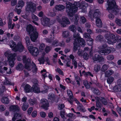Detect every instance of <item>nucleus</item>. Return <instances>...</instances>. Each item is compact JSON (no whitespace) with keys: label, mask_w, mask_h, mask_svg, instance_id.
<instances>
[{"label":"nucleus","mask_w":121,"mask_h":121,"mask_svg":"<svg viewBox=\"0 0 121 121\" xmlns=\"http://www.w3.org/2000/svg\"><path fill=\"white\" fill-rule=\"evenodd\" d=\"M72 64L74 66V68L76 69L77 66V64L78 63L77 61L75 60H72Z\"/></svg>","instance_id":"nucleus-53"},{"label":"nucleus","mask_w":121,"mask_h":121,"mask_svg":"<svg viewBox=\"0 0 121 121\" xmlns=\"http://www.w3.org/2000/svg\"><path fill=\"white\" fill-rule=\"evenodd\" d=\"M77 52V54L79 56H83L84 51L81 49H78Z\"/></svg>","instance_id":"nucleus-50"},{"label":"nucleus","mask_w":121,"mask_h":121,"mask_svg":"<svg viewBox=\"0 0 121 121\" xmlns=\"http://www.w3.org/2000/svg\"><path fill=\"white\" fill-rule=\"evenodd\" d=\"M69 32L68 30L63 31L62 35L64 38H67L69 36Z\"/></svg>","instance_id":"nucleus-27"},{"label":"nucleus","mask_w":121,"mask_h":121,"mask_svg":"<svg viewBox=\"0 0 121 121\" xmlns=\"http://www.w3.org/2000/svg\"><path fill=\"white\" fill-rule=\"evenodd\" d=\"M110 33H107L106 34L105 36V39L107 40L108 41L109 40H110Z\"/></svg>","instance_id":"nucleus-59"},{"label":"nucleus","mask_w":121,"mask_h":121,"mask_svg":"<svg viewBox=\"0 0 121 121\" xmlns=\"http://www.w3.org/2000/svg\"><path fill=\"white\" fill-rule=\"evenodd\" d=\"M24 66L22 64L20 63L18 65L16 68V69L20 70H22L24 68Z\"/></svg>","instance_id":"nucleus-34"},{"label":"nucleus","mask_w":121,"mask_h":121,"mask_svg":"<svg viewBox=\"0 0 121 121\" xmlns=\"http://www.w3.org/2000/svg\"><path fill=\"white\" fill-rule=\"evenodd\" d=\"M2 102L4 104H6L9 103V100L8 98L6 97H3L1 100Z\"/></svg>","instance_id":"nucleus-33"},{"label":"nucleus","mask_w":121,"mask_h":121,"mask_svg":"<svg viewBox=\"0 0 121 121\" xmlns=\"http://www.w3.org/2000/svg\"><path fill=\"white\" fill-rule=\"evenodd\" d=\"M62 21L65 23L67 25L70 23V22L68 18L65 17H62Z\"/></svg>","instance_id":"nucleus-29"},{"label":"nucleus","mask_w":121,"mask_h":121,"mask_svg":"<svg viewBox=\"0 0 121 121\" xmlns=\"http://www.w3.org/2000/svg\"><path fill=\"white\" fill-rule=\"evenodd\" d=\"M107 47V45L106 44L101 45L98 47L99 50L98 51V52L102 55H106L108 54L111 52V50L110 49H104L106 48Z\"/></svg>","instance_id":"nucleus-6"},{"label":"nucleus","mask_w":121,"mask_h":121,"mask_svg":"<svg viewBox=\"0 0 121 121\" xmlns=\"http://www.w3.org/2000/svg\"><path fill=\"white\" fill-rule=\"evenodd\" d=\"M20 118H21V115L17 113H16L12 118V120L13 121H15L17 119V121H26L25 119Z\"/></svg>","instance_id":"nucleus-16"},{"label":"nucleus","mask_w":121,"mask_h":121,"mask_svg":"<svg viewBox=\"0 0 121 121\" xmlns=\"http://www.w3.org/2000/svg\"><path fill=\"white\" fill-rule=\"evenodd\" d=\"M28 107V105L26 103H24L22 107V109L23 111H25L27 110Z\"/></svg>","instance_id":"nucleus-40"},{"label":"nucleus","mask_w":121,"mask_h":121,"mask_svg":"<svg viewBox=\"0 0 121 121\" xmlns=\"http://www.w3.org/2000/svg\"><path fill=\"white\" fill-rule=\"evenodd\" d=\"M15 57H13L12 58L10 57L8 59V61H9V65L11 67H13L14 65V61L15 60Z\"/></svg>","instance_id":"nucleus-20"},{"label":"nucleus","mask_w":121,"mask_h":121,"mask_svg":"<svg viewBox=\"0 0 121 121\" xmlns=\"http://www.w3.org/2000/svg\"><path fill=\"white\" fill-rule=\"evenodd\" d=\"M29 103L31 105H33L36 103V101L35 99H30L29 100Z\"/></svg>","instance_id":"nucleus-41"},{"label":"nucleus","mask_w":121,"mask_h":121,"mask_svg":"<svg viewBox=\"0 0 121 121\" xmlns=\"http://www.w3.org/2000/svg\"><path fill=\"white\" fill-rule=\"evenodd\" d=\"M17 3V0H12L11 1V5L12 6H15Z\"/></svg>","instance_id":"nucleus-60"},{"label":"nucleus","mask_w":121,"mask_h":121,"mask_svg":"<svg viewBox=\"0 0 121 121\" xmlns=\"http://www.w3.org/2000/svg\"><path fill=\"white\" fill-rule=\"evenodd\" d=\"M4 65V63L2 61H0V72L1 73H4V71L2 69V66Z\"/></svg>","instance_id":"nucleus-42"},{"label":"nucleus","mask_w":121,"mask_h":121,"mask_svg":"<svg viewBox=\"0 0 121 121\" xmlns=\"http://www.w3.org/2000/svg\"><path fill=\"white\" fill-rule=\"evenodd\" d=\"M78 42H74L73 43V50L74 52H76L78 50Z\"/></svg>","instance_id":"nucleus-28"},{"label":"nucleus","mask_w":121,"mask_h":121,"mask_svg":"<svg viewBox=\"0 0 121 121\" xmlns=\"http://www.w3.org/2000/svg\"><path fill=\"white\" fill-rule=\"evenodd\" d=\"M31 40L33 42H35L38 37V34L37 31L34 33L29 34Z\"/></svg>","instance_id":"nucleus-18"},{"label":"nucleus","mask_w":121,"mask_h":121,"mask_svg":"<svg viewBox=\"0 0 121 121\" xmlns=\"http://www.w3.org/2000/svg\"><path fill=\"white\" fill-rule=\"evenodd\" d=\"M65 107V105L64 104H60L58 105V108L60 110H61Z\"/></svg>","instance_id":"nucleus-56"},{"label":"nucleus","mask_w":121,"mask_h":121,"mask_svg":"<svg viewBox=\"0 0 121 121\" xmlns=\"http://www.w3.org/2000/svg\"><path fill=\"white\" fill-rule=\"evenodd\" d=\"M38 60L39 61L40 64H43L44 63V60L43 57H42L40 58H39L38 59Z\"/></svg>","instance_id":"nucleus-61"},{"label":"nucleus","mask_w":121,"mask_h":121,"mask_svg":"<svg viewBox=\"0 0 121 121\" xmlns=\"http://www.w3.org/2000/svg\"><path fill=\"white\" fill-rule=\"evenodd\" d=\"M78 67L80 69H81V70L83 69L84 70L85 69L84 66L82 64L81 62H79L78 63Z\"/></svg>","instance_id":"nucleus-57"},{"label":"nucleus","mask_w":121,"mask_h":121,"mask_svg":"<svg viewBox=\"0 0 121 121\" xmlns=\"http://www.w3.org/2000/svg\"><path fill=\"white\" fill-rule=\"evenodd\" d=\"M114 80V78L113 77H109L107 79V83L109 84H111Z\"/></svg>","instance_id":"nucleus-26"},{"label":"nucleus","mask_w":121,"mask_h":121,"mask_svg":"<svg viewBox=\"0 0 121 121\" xmlns=\"http://www.w3.org/2000/svg\"><path fill=\"white\" fill-rule=\"evenodd\" d=\"M101 13L100 11L98 9L94 11L93 13H92V10H90L89 12V16L91 18L92 20H94V18H99Z\"/></svg>","instance_id":"nucleus-8"},{"label":"nucleus","mask_w":121,"mask_h":121,"mask_svg":"<svg viewBox=\"0 0 121 121\" xmlns=\"http://www.w3.org/2000/svg\"><path fill=\"white\" fill-rule=\"evenodd\" d=\"M41 23L44 26H47L49 24L50 21L49 18L47 17L44 16L41 19Z\"/></svg>","instance_id":"nucleus-13"},{"label":"nucleus","mask_w":121,"mask_h":121,"mask_svg":"<svg viewBox=\"0 0 121 121\" xmlns=\"http://www.w3.org/2000/svg\"><path fill=\"white\" fill-rule=\"evenodd\" d=\"M4 85L9 84L14 85V83H12L10 81H8L7 79H6L5 81L4 82Z\"/></svg>","instance_id":"nucleus-45"},{"label":"nucleus","mask_w":121,"mask_h":121,"mask_svg":"<svg viewBox=\"0 0 121 121\" xmlns=\"http://www.w3.org/2000/svg\"><path fill=\"white\" fill-rule=\"evenodd\" d=\"M31 18L34 21H37L38 20V17L33 13H32L31 14Z\"/></svg>","instance_id":"nucleus-44"},{"label":"nucleus","mask_w":121,"mask_h":121,"mask_svg":"<svg viewBox=\"0 0 121 121\" xmlns=\"http://www.w3.org/2000/svg\"><path fill=\"white\" fill-rule=\"evenodd\" d=\"M40 115L42 118H45L46 116V114L45 112H41L40 113Z\"/></svg>","instance_id":"nucleus-62"},{"label":"nucleus","mask_w":121,"mask_h":121,"mask_svg":"<svg viewBox=\"0 0 121 121\" xmlns=\"http://www.w3.org/2000/svg\"><path fill=\"white\" fill-rule=\"evenodd\" d=\"M91 89L94 94L98 95H100V92L98 89L93 88H91Z\"/></svg>","instance_id":"nucleus-30"},{"label":"nucleus","mask_w":121,"mask_h":121,"mask_svg":"<svg viewBox=\"0 0 121 121\" xmlns=\"http://www.w3.org/2000/svg\"><path fill=\"white\" fill-rule=\"evenodd\" d=\"M80 20L81 23L82 24H84L86 21V19L83 16L81 17L80 18Z\"/></svg>","instance_id":"nucleus-52"},{"label":"nucleus","mask_w":121,"mask_h":121,"mask_svg":"<svg viewBox=\"0 0 121 121\" xmlns=\"http://www.w3.org/2000/svg\"><path fill=\"white\" fill-rule=\"evenodd\" d=\"M30 86L28 84H26L24 88V90L26 92H29L30 90Z\"/></svg>","instance_id":"nucleus-36"},{"label":"nucleus","mask_w":121,"mask_h":121,"mask_svg":"<svg viewBox=\"0 0 121 121\" xmlns=\"http://www.w3.org/2000/svg\"><path fill=\"white\" fill-rule=\"evenodd\" d=\"M26 30L29 34L34 33L36 31L35 29L30 24H29L27 26Z\"/></svg>","instance_id":"nucleus-14"},{"label":"nucleus","mask_w":121,"mask_h":121,"mask_svg":"<svg viewBox=\"0 0 121 121\" xmlns=\"http://www.w3.org/2000/svg\"><path fill=\"white\" fill-rule=\"evenodd\" d=\"M69 30L74 32H75L76 30L75 26L73 25L70 26L69 27Z\"/></svg>","instance_id":"nucleus-35"},{"label":"nucleus","mask_w":121,"mask_h":121,"mask_svg":"<svg viewBox=\"0 0 121 121\" xmlns=\"http://www.w3.org/2000/svg\"><path fill=\"white\" fill-rule=\"evenodd\" d=\"M65 112L64 111H61L60 112V115L61 117L64 119H66V118L65 116Z\"/></svg>","instance_id":"nucleus-51"},{"label":"nucleus","mask_w":121,"mask_h":121,"mask_svg":"<svg viewBox=\"0 0 121 121\" xmlns=\"http://www.w3.org/2000/svg\"><path fill=\"white\" fill-rule=\"evenodd\" d=\"M56 71L58 72L59 74L62 75H64V73L59 68H57L56 69Z\"/></svg>","instance_id":"nucleus-55"},{"label":"nucleus","mask_w":121,"mask_h":121,"mask_svg":"<svg viewBox=\"0 0 121 121\" xmlns=\"http://www.w3.org/2000/svg\"><path fill=\"white\" fill-rule=\"evenodd\" d=\"M9 45L11 48H13V51L15 52L19 51L21 52L24 49L23 46L21 42L18 43L17 45H16L15 43L12 40L10 41Z\"/></svg>","instance_id":"nucleus-4"},{"label":"nucleus","mask_w":121,"mask_h":121,"mask_svg":"<svg viewBox=\"0 0 121 121\" xmlns=\"http://www.w3.org/2000/svg\"><path fill=\"white\" fill-rule=\"evenodd\" d=\"M93 59L94 61H98L99 62L104 61V59L101 56L96 54L93 57Z\"/></svg>","instance_id":"nucleus-17"},{"label":"nucleus","mask_w":121,"mask_h":121,"mask_svg":"<svg viewBox=\"0 0 121 121\" xmlns=\"http://www.w3.org/2000/svg\"><path fill=\"white\" fill-rule=\"evenodd\" d=\"M35 82H34V84L32 88L33 92L35 93H39L40 92L39 87L38 84V81L36 79L35 80Z\"/></svg>","instance_id":"nucleus-11"},{"label":"nucleus","mask_w":121,"mask_h":121,"mask_svg":"<svg viewBox=\"0 0 121 121\" xmlns=\"http://www.w3.org/2000/svg\"><path fill=\"white\" fill-rule=\"evenodd\" d=\"M104 38L103 36L101 35H98L96 38L97 40L101 41L103 40Z\"/></svg>","instance_id":"nucleus-54"},{"label":"nucleus","mask_w":121,"mask_h":121,"mask_svg":"<svg viewBox=\"0 0 121 121\" xmlns=\"http://www.w3.org/2000/svg\"><path fill=\"white\" fill-rule=\"evenodd\" d=\"M108 66L104 64L102 66L101 70L103 72H104L107 70L108 68Z\"/></svg>","instance_id":"nucleus-38"},{"label":"nucleus","mask_w":121,"mask_h":121,"mask_svg":"<svg viewBox=\"0 0 121 121\" xmlns=\"http://www.w3.org/2000/svg\"><path fill=\"white\" fill-rule=\"evenodd\" d=\"M118 36L115 37L114 35L110 34V40L107 41L108 43L110 44L114 43L116 42L117 39H118Z\"/></svg>","instance_id":"nucleus-12"},{"label":"nucleus","mask_w":121,"mask_h":121,"mask_svg":"<svg viewBox=\"0 0 121 121\" xmlns=\"http://www.w3.org/2000/svg\"><path fill=\"white\" fill-rule=\"evenodd\" d=\"M96 25L98 27H101L102 26V22L99 18H97L96 21Z\"/></svg>","instance_id":"nucleus-25"},{"label":"nucleus","mask_w":121,"mask_h":121,"mask_svg":"<svg viewBox=\"0 0 121 121\" xmlns=\"http://www.w3.org/2000/svg\"><path fill=\"white\" fill-rule=\"evenodd\" d=\"M66 12L67 13L70 19L72 20L74 13H76L78 10L77 6L75 5V3L72 5L71 3L69 2H66Z\"/></svg>","instance_id":"nucleus-1"},{"label":"nucleus","mask_w":121,"mask_h":121,"mask_svg":"<svg viewBox=\"0 0 121 121\" xmlns=\"http://www.w3.org/2000/svg\"><path fill=\"white\" fill-rule=\"evenodd\" d=\"M39 105L43 108L47 109L49 106V103L48 101L46 99H42L40 101L39 104Z\"/></svg>","instance_id":"nucleus-10"},{"label":"nucleus","mask_w":121,"mask_h":121,"mask_svg":"<svg viewBox=\"0 0 121 121\" xmlns=\"http://www.w3.org/2000/svg\"><path fill=\"white\" fill-rule=\"evenodd\" d=\"M107 4L108 5L107 9L109 12L112 13L115 15L118 13V9L114 0H108Z\"/></svg>","instance_id":"nucleus-3"},{"label":"nucleus","mask_w":121,"mask_h":121,"mask_svg":"<svg viewBox=\"0 0 121 121\" xmlns=\"http://www.w3.org/2000/svg\"><path fill=\"white\" fill-rule=\"evenodd\" d=\"M107 58L108 60H111L114 59V56L112 55H109L107 56Z\"/></svg>","instance_id":"nucleus-48"},{"label":"nucleus","mask_w":121,"mask_h":121,"mask_svg":"<svg viewBox=\"0 0 121 121\" xmlns=\"http://www.w3.org/2000/svg\"><path fill=\"white\" fill-rule=\"evenodd\" d=\"M52 47L50 46H47L44 49L45 52L47 53L49 52L51 50Z\"/></svg>","instance_id":"nucleus-46"},{"label":"nucleus","mask_w":121,"mask_h":121,"mask_svg":"<svg viewBox=\"0 0 121 121\" xmlns=\"http://www.w3.org/2000/svg\"><path fill=\"white\" fill-rule=\"evenodd\" d=\"M26 42L27 46H29L30 45V39L29 37L28 36L26 37Z\"/></svg>","instance_id":"nucleus-47"},{"label":"nucleus","mask_w":121,"mask_h":121,"mask_svg":"<svg viewBox=\"0 0 121 121\" xmlns=\"http://www.w3.org/2000/svg\"><path fill=\"white\" fill-rule=\"evenodd\" d=\"M101 67L100 65L96 64L94 67V70L95 71L98 72L100 69Z\"/></svg>","instance_id":"nucleus-31"},{"label":"nucleus","mask_w":121,"mask_h":121,"mask_svg":"<svg viewBox=\"0 0 121 121\" xmlns=\"http://www.w3.org/2000/svg\"><path fill=\"white\" fill-rule=\"evenodd\" d=\"M115 22L117 25L119 26H121V20L117 18L115 20Z\"/></svg>","instance_id":"nucleus-58"},{"label":"nucleus","mask_w":121,"mask_h":121,"mask_svg":"<svg viewBox=\"0 0 121 121\" xmlns=\"http://www.w3.org/2000/svg\"><path fill=\"white\" fill-rule=\"evenodd\" d=\"M28 48L30 53L33 55L36 56L39 54V51L37 48L31 46H28Z\"/></svg>","instance_id":"nucleus-9"},{"label":"nucleus","mask_w":121,"mask_h":121,"mask_svg":"<svg viewBox=\"0 0 121 121\" xmlns=\"http://www.w3.org/2000/svg\"><path fill=\"white\" fill-rule=\"evenodd\" d=\"M18 5L17 6L18 7H21V9L23 7L24 5L25 4V3L23 0H20L18 2Z\"/></svg>","instance_id":"nucleus-39"},{"label":"nucleus","mask_w":121,"mask_h":121,"mask_svg":"<svg viewBox=\"0 0 121 121\" xmlns=\"http://www.w3.org/2000/svg\"><path fill=\"white\" fill-rule=\"evenodd\" d=\"M83 36L85 38H89L91 37L90 35L86 33H84Z\"/></svg>","instance_id":"nucleus-63"},{"label":"nucleus","mask_w":121,"mask_h":121,"mask_svg":"<svg viewBox=\"0 0 121 121\" xmlns=\"http://www.w3.org/2000/svg\"><path fill=\"white\" fill-rule=\"evenodd\" d=\"M20 110V108L17 105H12L10 107V110L11 111L14 112H18Z\"/></svg>","instance_id":"nucleus-19"},{"label":"nucleus","mask_w":121,"mask_h":121,"mask_svg":"<svg viewBox=\"0 0 121 121\" xmlns=\"http://www.w3.org/2000/svg\"><path fill=\"white\" fill-rule=\"evenodd\" d=\"M4 55L8 57V59L9 58H12L13 57H15V55L14 54H13L11 53V51H6L4 53Z\"/></svg>","instance_id":"nucleus-21"},{"label":"nucleus","mask_w":121,"mask_h":121,"mask_svg":"<svg viewBox=\"0 0 121 121\" xmlns=\"http://www.w3.org/2000/svg\"><path fill=\"white\" fill-rule=\"evenodd\" d=\"M83 83L86 89H88L90 88V85L86 81H84Z\"/></svg>","instance_id":"nucleus-49"},{"label":"nucleus","mask_w":121,"mask_h":121,"mask_svg":"<svg viewBox=\"0 0 121 121\" xmlns=\"http://www.w3.org/2000/svg\"><path fill=\"white\" fill-rule=\"evenodd\" d=\"M99 100L101 101L103 104L104 105H106L107 104V100L104 98H99Z\"/></svg>","instance_id":"nucleus-43"},{"label":"nucleus","mask_w":121,"mask_h":121,"mask_svg":"<svg viewBox=\"0 0 121 121\" xmlns=\"http://www.w3.org/2000/svg\"><path fill=\"white\" fill-rule=\"evenodd\" d=\"M25 7L26 11L29 12L33 13L35 11L36 6V4L31 2H27Z\"/></svg>","instance_id":"nucleus-7"},{"label":"nucleus","mask_w":121,"mask_h":121,"mask_svg":"<svg viewBox=\"0 0 121 121\" xmlns=\"http://www.w3.org/2000/svg\"><path fill=\"white\" fill-rule=\"evenodd\" d=\"M67 93L69 98V99H68V101L71 105H73L72 101L73 100V95L72 92L71 90H67Z\"/></svg>","instance_id":"nucleus-15"},{"label":"nucleus","mask_w":121,"mask_h":121,"mask_svg":"<svg viewBox=\"0 0 121 121\" xmlns=\"http://www.w3.org/2000/svg\"><path fill=\"white\" fill-rule=\"evenodd\" d=\"M18 7L17 6H16L15 9L16 11H17V13L18 14H19L21 11V10L20 9H18Z\"/></svg>","instance_id":"nucleus-64"},{"label":"nucleus","mask_w":121,"mask_h":121,"mask_svg":"<svg viewBox=\"0 0 121 121\" xmlns=\"http://www.w3.org/2000/svg\"><path fill=\"white\" fill-rule=\"evenodd\" d=\"M22 57L23 63L25 64V68L28 70H30L32 69L33 72L35 73L37 68L35 64L33 63L32 65L30 59L29 58H27L26 56H23Z\"/></svg>","instance_id":"nucleus-2"},{"label":"nucleus","mask_w":121,"mask_h":121,"mask_svg":"<svg viewBox=\"0 0 121 121\" xmlns=\"http://www.w3.org/2000/svg\"><path fill=\"white\" fill-rule=\"evenodd\" d=\"M95 100H96V107L98 108L99 109H101V104L99 102V98L97 97H96L95 98Z\"/></svg>","instance_id":"nucleus-24"},{"label":"nucleus","mask_w":121,"mask_h":121,"mask_svg":"<svg viewBox=\"0 0 121 121\" xmlns=\"http://www.w3.org/2000/svg\"><path fill=\"white\" fill-rule=\"evenodd\" d=\"M73 39L74 40V42H76L79 43L82 47H84L86 45V43L84 40L81 38L79 36V33L75 32L73 35Z\"/></svg>","instance_id":"nucleus-5"},{"label":"nucleus","mask_w":121,"mask_h":121,"mask_svg":"<svg viewBox=\"0 0 121 121\" xmlns=\"http://www.w3.org/2000/svg\"><path fill=\"white\" fill-rule=\"evenodd\" d=\"M48 99H50L51 101H54L55 99V95L53 94H49L48 95Z\"/></svg>","instance_id":"nucleus-32"},{"label":"nucleus","mask_w":121,"mask_h":121,"mask_svg":"<svg viewBox=\"0 0 121 121\" xmlns=\"http://www.w3.org/2000/svg\"><path fill=\"white\" fill-rule=\"evenodd\" d=\"M55 8L56 10L61 11L62 10L65 9V7L62 5L59 4L56 6Z\"/></svg>","instance_id":"nucleus-22"},{"label":"nucleus","mask_w":121,"mask_h":121,"mask_svg":"<svg viewBox=\"0 0 121 121\" xmlns=\"http://www.w3.org/2000/svg\"><path fill=\"white\" fill-rule=\"evenodd\" d=\"M121 86H119L116 85L113 88V90L115 92L120 91Z\"/></svg>","instance_id":"nucleus-37"},{"label":"nucleus","mask_w":121,"mask_h":121,"mask_svg":"<svg viewBox=\"0 0 121 121\" xmlns=\"http://www.w3.org/2000/svg\"><path fill=\"white\" fill-rule=\"evenodd\" d=\"M114 73L113 71L111 69L108 70H107L105 73V76L106 77H109L112 75Z\"/></svg>","instance_id":"nucleus-23"}]
</instances>
